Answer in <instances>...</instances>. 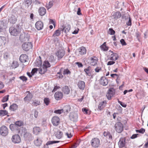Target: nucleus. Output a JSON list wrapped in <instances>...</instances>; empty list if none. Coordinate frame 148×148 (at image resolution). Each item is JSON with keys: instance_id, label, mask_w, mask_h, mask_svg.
Masks as SVG:
<instances>
[{"instance_id": "1", "label": "nucleus", "mask_w": 148, "mask_h": 148, "mask_svg": "<svg viewBox=\"0 0 148 148\" xmlns=\"http://www.w3.org/2000/svg\"><path fill=\"white\" fill-rule=\"evenodd\" d=\"M9 30L11 35L16 36L21 32V29L19 27L16 28L11 27L10 28Z\"/></svg>"}, {"instance_id": "2", "label": "nucleus", "mask_w": 148, "mask_h": 148, "mask_svg": "<svg viewBox=\"0 0 148 148\" xmlns=\"http://www.w3.org/2000/svg\"><path fill=\"white\" fill-rule=\"evenodd\" d=\"M91 145L93 147L96 148L99 147L100 145V141L97 138H92L91 141Z\"/></svg>"}, {"instance_id": "3", "label": "nucleus", "mask_w": 148, "mask_h": 148, "mask_svg": "<svg viewBox=\"0 0 148 148\" xmlns=\"http://www.w3.org/2000/svg\"><path fill=\"white\" fill-rule=\"evenodd\" d=\"M109 54L108 56L109 60L112 61H115L118 59L119 57L117 53H114L110 50L109 51Z\"/></svg>"}, {"instance_id": "4", "label": "nucleus", "mask_w": 148, "mask_h": 148, "mask_svg": "<svg viewBox=\"0 0 148 148\" xmlns=\"http://www.w3.org/2000/svg\"><path fill=\"white\" fill-rule=\"evenodd\" d=\"M114 128L117 132L121 133L123 130V126L121 122H118L115 123Z\"/></svg>"}, {"instance_id": "5", "label": "nucleus", "mask_w": 148, "mask_h": 148, "mask_svg": "<svg viewBox=\"0 0 148 148\" xmlns=\"http://www.w3.org/2000/svg\"><path fill=\"white\" fill-rule=\"evenodd\" d=\"M65 54V51L62 49H59L55 53V55L58 60L62 58L64 56Z\"/></svg>"}, {"instance_id": "6", "label": "nucleus", "mask_w": 148, "mask_h": 148, "mask_svg": "<svg viewBox=\"0 0 148 148\" xmlns=\"http://www.w3.org/2000/svg\"><path fill=\"white\" fill-rule=\"evenodd\" d=\"M32 45L31 42H25L23 44L22 48L23 50L28 51L32 49Z\"/></svg>"}, {"instance_id": "7", "label": "nucleus", "mask_w": 148, "mask_h": 148, "mask_svg": "<svg viewBox=\"0 0 148 148\" xmlns=\"http://www.w3.org/2000/svg\"><path fill=\"white\" fill-rule=\"evenodd\" d=\"M8 133V130L7 127L5 125H3L0 127V134L4 136H7Z\"/></svg>"}, {"instance_id": "8", "label": "nucleus", "mask_w": 148, "mask_h": 148, "mask_svg": "<svg viewBox=\"0 0 148 148\" xmlns=\"http://www.w3.org/2000/svg\"><path fill=\"white\" fill-rule=\"evenodd\" d=\"M51 122L53 126H56L60 123V119L57 116H54L51 119Z\"/></svg>"}, {"instance_id": "9", "label": "nucleus", "mask_w": 148, "mask_h": 148, "mask_svg": "<svg viewBox=\"0 0 148 148\" xmlns=\"http://www.w3.org/2000/svg\"><path fill=\"white\" fill-rule=\"evenodd\" d=\"M12 140L14 143H18L21 142L20 137L18 135L15 134L12 136Z\"/></svg>"}, {"instance_id": "10", "label": "nucleus", "mask_w": 148, "mask_h": 148, "mask_svg": "<svg viewBox=\"0 0 148 148\" xmlns=\"http://www.w3.org/2000/svg\"><path fill=\"white\" fill-rule=\"evenodd\" d=\"M118 145L119 148H123L125 145V138H121L118 143Z\"/></svg>"}, {"instance_id": "11", "label": "nucleus", "mask_w": 148, "mask_h": 148, "mask_svg": "<svg viewBox=\"0 0 148 148\" xmlns=\"http://www.w3.org/2000/svg\"><path fill=\"white\" fill-rule=\"evenodd\" d=\"M19 39L22 42L27 41L29 40V36L25 34H22L20 35Z\"/></svg>"}, {"instance_id": "12", "label": "nucleus", "mask_w": 148, "mask_h": 148, "mask_svg": "<svg viewBox=\"0 0 148 148\" xmlns=\"http://www.w3.org/2000/svg\"><path fill=\"white\" fill-rule=\"evenodd\" d=\"M90 64L92 66H95L98 61L97 58L95 56H93L89 58Z\"/></svg>"}, {"instance_id": "13", "label": "nucleus", "mask_w": 148, "mask_h": 148, "mask_svg": "<svg viewBox=\"0 0 148 148\" xmlns=\"http://www.w3.org/2000/svg\"><path fill=\"white\" fill-rule=\"evenodd\" d=\"M63 96V93L60 91L56 92L54 95L55 98L56 100H59L62 99Z\"/></svg>"}, {"instance_id": "14", "label": "nucleus", "mask_w": 148, "mask_h": 148, "mask_svg": "<svg viewBox=\"0 0 148 148\" xmlns=\"http://www.w3.org/2000/svg\"><path fill=\"white\" fill-rule=\"evenodd\" d=\"M36 28L38 30L42 29L43 27V24L41 21H38L36 22L35 25Z\"/></svg>"}, {"instance_id": "15", "label": "nucleus", "mask_w": 148, "mask_h": 148, "mask_svg": "<svg viewBox=\"0 0 148 148\" xmlns=\"http://www.w3.org/2000/svg\"><path fill=\"white\" fill-rule=\"evenodd\" d=\"M92 71L91 67L89 66L84 69V71L85 72L86 75L91 77H93V75L92 74Z\"/></svg>"}, {"instance_id": "16", "label": "nucleus", "mask_w": 148, "mask_h": 148, "mask_svg": "<svg viewBox=\"0 0 148 148\" xmlns=\"http://www.w3.org/2000/svg\"><path fill=\"white\" fill-rule=\"evenodd\" d=\"M38 12L40 16H42L45 14L46 13V10L44 7H40L38 10Z\"/></svg>"}, {"instance_id": "17", "label": "nucleus", "mask_w": 148, "mask_h": 148, "mask_svg": "<svg viewBox=\"0 0 148 148\" xmlns=\"http://www.w3.org/2000/svg\"><path fill=\"white\" fill-rule=\"evenodd\" d=\"M115 92L114 91L112 90L111 89H109L108 92L106 94V97L108 100L111 99V98L113 97L114 95Z\"/></svg>"}, {"instance_id": "18", "label": "nucleus", "mask_w": 148, "mask_h": 148, "mask_svg": "<svg viewBox=\"0 0 148 148\" xmlns=\"http://www.w3.org/2000/svg\"><path fill=\"white\" fill-rule=\"evenodd\" d=\"M63 28L62 30L64 31L65 33H67L69 32L71 26L67 24H66L65 25H64L62 26Z\"/></svg>"}, {"instance_id": "19", "label": "nucleus", "mask_w": 148, "mask_h": 148, "mask_svg": "<svg viewBox=\"0 0 148 148\" xmlns=\"http://www.w3.org/2000/svg\"><path fill=\"white\" fill-rule=\"evenodd\" d=\"M62 92L65 95H68L69 94L70 90L69 88L67 86H65L62 89Z\"/></svg>"}, {"instance_id": "20", "label": "nucleus", "mask_w": 148, "mask_h": 148, "mask_svg": "<svg viewBox=\"0 0 148 148\" xmlns=\"http://www.w3.org/2000/svg\"><path fill=\"white\" fill-rule=\"evenodd\" d=\"M27 56L26 54H22L20 57L19 60L22 62H27Z\"/></svg>"}, {"instance_id": "21", "label": "nucleus", "mask_w": 148, "mask_h": 148, "mask_svg": "<svg viewBox=\"0 0 148 148\" xmlns=\"http://www.w3.org/2000/svg\"><path fill=\"white\" fill-rule=\"evenodd\" d=\"M41 130L40 128L37 126L34 127L33 129V133L36 135H38L40 132Z\"/></svg>"}, {"instance_id": "22", "label": "nucleus", "mask_w": 148, "mask_h": 148, "mask_svg": "<svg viewBox=\"0 0 148 148\" xmlns=\"http://www.w3.org/2000/svg\"><path fill=\"white\" fill-rule=\"evenodd\" d=\"M100 84L103 86L106 85L108 83V79L105 77H102L100 81Z\"/></svg>"}, {"instance_id": "23", "label": "nucleus", "mask_w": 148, "mask_h": 148, "mask_svg": "<svg viewBox=\"0 0 148 148\" xmlns=\"http://www.w3.org/2000/svg\"><path fill=\"white\" fill-rule=\"evenodd\" d=\"M77 86L79 89L84 90L85 86V83L84 81H80L78 83Z\"/></svg>"}, {"instance_id": "24", "label": "nucleus", "mask_w": 148, "mask_h": 148, "mask_svg": "<svg viewBox=\"0 0 148 148\" xmlns=\"http://www.w3.org/2000/svg\"><path fill=\"white\" fill-rule=\"evenodd\" d=\"M86 50L85 47H82L79 49V53L80 55H83L86 54Z\"/></svg>"}, {"instance_id": "25", "label": "nucleus", "mask_w": 148, "mask_h": 148, "mask_svg": "<svg viewBox=\"0 0 148 148\" xmlns=\"http://www.w3.org/2000/svg\"><path fill=\"white\" fill-rule=\"evenodd\" d=\"M18 108V106L15 103H13L9 107V109L11 111H15Z\"/></svg>"}, {"instance_id": "26", "label": "nucleus", "mask_w": 148, "mask_h": 148, "mask_svg": "<svg viewBox=\"0 0 148 148\" xmlns=\"http://www.w3.org/2000/svg\"><path fill=\"white\" fill-rule=\"evenodd\" d=\"M70 117L72 121H76L78 118L77 114L76 113H73L71 114Z\"/></svg>"}, {"instance_id": "27", "label": "nucleus", "mask_w": 148, "mask_h": 148, "mask_svg": "<svg viewBox=\"0 0 148 148\" xmlns=\"http://www.w3.org/2000/svg\"><path fill=\"white\" fill-rule=\"evenodd\" d=\"M106 101H103L102 102L100 103L98 106L99 109L100 110H102L106 106Z\"/></svg>"}, {"instance_id": "28", "label": "nucleus", "mask_w": 148, "mask_h": 148, "mask_svg": "<svg viewBox=\"0 0 148 148\" xmlns=\"http://www.w3.org/2000/svg\"><path fill=\"white\" fill-rule=\"evenodd\" d=\"M7 41V39L5 37L0 36V46L5 45Z\"/></svg>"}, {"instance_id": "29", "label": "nucleus", "mask_w": 148, "mask_h": 148, "mask_svg": "<svg viewBox=\"0 0 148 148\" xmlns=\"http://www.w3.org/2000/svg\"><path fill=\"white\" fill-rule=\"evenodd\" d=\"M55 134L56 137L60 139L62 137L63 133L60 130H58L56 132Z\"/></svg>"}, {"instance_id": "30", "label": "nucleus", "mask_w": 148, "mask_h": 148, "mask_svg": "<svg viewBox=\"0 0 148 148\" xmlns=\"http://www.w3.org/2000/svg\"><path fill=\"white\" fill-rule=\"evenodd\" d=\"M42 64L41 59L40 56H39L38 58L37 59L35 62V66H39L41 65Z\"/></svg>"}, {"instance_id": "31", "label": "nucleus", "mask_w": 148, "mask_h": 148, "mask_svg": "<svg viewBox=\"0 0 148 148\" xmlns=\"http://www.w3.org/2000/svg\"><path fill=\"white\" fill-rule=\"evenodd\" d=\"M42 142V140L38 138H37L36 139L34 140V144L37 146H40Z\"/></svg>"}, {"instance_id": "32", "label": "nucleus", "mask_w": 148, "mask_h": 148, "mask_svg": "<svg viewBox=\"0 0 148 148\" xmlns=\"http://www.w3.org/2000/svg\"><path fill=\"white\" fill-rule=\"evenodd\" d=\"M33 97V95L29 92L27 95V96L24 98V101H30Z\"/></svg>"}, {"instance_id": "33", "label": "nucleus", "mask_w": 148, "mask_h": 148, "mask_svg": "<svg viewBox=\"0 0 148 148\" xmlns=\"http://www.w3.org/2000/svg\"><path fill=\"white\" fill-rule=\"evenodd\" d=\"M10 22L12 24H14L17 21L16 17L14 15H12L11 16L9 19Z\"/></svg>"}, {"instance_id": "34", "label": "nucleus", "mask_w": 148, "mask_h": 148, "mask_svg": "<svg viewBox=\"0 0 148 148\" xmlns=\"http://www.w3.org/2000/svg\"><path fill=\"white\" fill-rule=\"evenodd\" d=\"M47 70L46 68H44L43 66H42L39 69V72L40 74H43L47 71Z\"/></svg>"}, {"instance_id": "35", "label": "nucleus", "mask_w": 148, "mask_h": 148, "mask_svg": "<svg viewBox=\"0 0 148 148\" xmlns=\"http://www.w3.org/2000/svg\"><path fill=\"white\" fill-rule=\"evenodd\" d=\"M100 47L101 50L103 51H106L108 49V47L106 45V42H105L100 46Z\"/></svg>"}, {"instance_id": "36", "label": "nucleus", "mask_w": 148, "mask_h": 148, "mask_svg": "<svg viewBox=\"0 0 148 148\" xmlns=\"http://www.w3.org/2000/svg\"><path fill=\"white\" fill-rule=\"evenodd\" d=\"M121 14L120 12H117L113 14L112 16L115 19H117L121 17Z\"/></svg>"}, {"instance_id": "37", "label": "nucleus", "mask_w": 148, "mask_h": 148, "mask_svg": "<svg viewBox=\"0 0 148 148\" xmlns=\"http://www.w3.org/2000/svg\"><path fill=\"white\" fill-rule=\"evenodd\" d=\"M19 66L18 62L15 60H14L11 64V66L12 68H16Z\"/></svg>"}, {"instance_id": "38", "label": "nucleus", "mask_w": 148, "mask_h": 148, "mask_svg": "<svg viewBox=\"0 0 148 148\" xmlns=\"http://www.w3.org/2000/svg\"><path fill=\"white\" fill-rule=\"evenodd\" d=\"M8 112L6 110H0V116H4L5 115H7L8 116L9 115H8Z\"/></svg>"}, {"instance_id": "39", "label": "nucleus", "mask_w": 148, "mask_h": 148, "mask_svg": "<svg viewBox=\"0 0 148 148\" xmlns=\"http://www.w3.org/2000/svg\"><path fill=\"white\" fill-rule=\"evenodd\" d=\"M42 66L44 68H46V69H47V68L50 67L51 65L48 61L45 60L43 63Z\"/></svg>"}, {"instance_id": "40", "label": "nucleus", "mask_w": 148, "mask_h": 148, "mask_svg": "<svg viewBox=\"0 0 148 148\" xmlns=\"http://www.w3.org/2000/svg\"><path fill=\"white\" fill-rule=\"evenodd\" d=\"M53 2L52 1H49L48 3L46 4V7L47 10L50 8L53 5Z\"/></svg>"}, {"instance_id": "41", "label": "nucleus", "mask_w": 148, "mask_h": 148, "mask_svg": "<svg viewBox=\"0 0 148 148\" xmlns=\"http://www.w3.org/2000/svg\"><path fill=\"white\" fill-rule=\"evenodd\" d=\"M9 95H8L3 97L1 100V102H5L7 101L9 99Z\"/></svg>"}, {"instance_id": "42", "label": "nucleus", "mask_w": 148, "mask_h": 148, "mask_svg": "<svg viewBox=\"0 0 148 148\" xmlns=\"http://www.w3.org/2000/svg\"><path fill=\"white\" fill-rule=\"evenodd\" d=\"M40 101H39L35 100L32 103V105L34 106H36L40 104Z\"/></svg>"}, {"instance_id": "43", "label": "nucleus", "mask_w": 148, "mask_h": 148, "mask_svg": "<svg viewBox=\"0 0 148 148\" xmlns=\"http://www.w3.org/2000/svg\"><path fill=\"white\" fill-rule=\"evenodd\" d=\"M60 34V31L59 29H57L54 32V34L53 35V36L55 37L59 36Z\"/></svg>"}, {"instance_id": "44", "label": "nucleus", "mask_w": 148, "mask_h": 148, "mask_svg": "<svg viewBox=\"0 0 148 148\" xmlns=\"http://www.w3.org/2000/svg\"><path fill=\"white\" fill-rule=\"evenodd\" d=\"M71 73V71L67 69H64L63 71V74L64 75H70Z\"/></svg>"}, {"instance_id": "45", "label": "nucleus", "mask_w": 148, "mask_h": 148, "mask_svg": "<svg viewBox=\"0 0 148 148\" xmlns=\"http://www.w3.org/2000/svg\"><path fill=\"white\" fill-rule=\"evenodd\" d=\"M59 142V141H49L47 142L46 145H50L52 144L57 143Z\"/></svg>"}, {"instance_id": "46", "label": "nucleus", "mask_w": 148, "mask_h": 148, "mask_svg": "<svg viewBox=\"0 0 148 148\" xmlns=\"http://www.w3.org/2000/svg\"><path fill=\"white\" fill-rule=\"evenodd\" d=\"M44 102L46 105H48L50 102L49 99L48 98H45Z\"/></svg>"}, {"instance_id": "47", "label": "nucleus", "mask_w": 148, "mask_h": 148, "mask_svg": "<svg viewBox=\"0 0 148 148\" xmlns=\"http://www.w3.org/2000/svg\"><path fill=\"white\" fill-rule=\"evenodd\" d=\"M15 124L16 125L20 127L23 125V123L21 121H18L15 122Z\"/></svg>"}, {"instance_id": "48", "label": "nucleus", "mask_w": 148, "mask_h": 148, "mask_svg": "<svg viewBox=\"0 0 148 148\" xmlns=\"http://www.w3.org/2000/svg\"><path fill=\"white\" fill-rule=\"evenodd\" d=\"M136 132H137L143 134L145 132V130L144 128H142L139 130H136Z\"/></svg>"}, {"instance_id": "49", "label": "nucleus", "mask_w": 148, "mask_h": 148, "mask_svg": "<svg viewBox=\"0 0 148 148\" xmlns=\"http://www.w3.org/2000/svg\"><path fill=\"white\" fill-rule=\"evenodd\" d=\"M63 109L57 110H55L54 112L56 114H60L63 112Z\"/></svg>"}, {"instance_id": "50", "label": "nucleus", "mask_w": 148, "mask_h": 148, "mask_svg": "<svg viewBox=\"0 0 148 148\" xmlns=\"http://www.w3.org/2000/svg\"><path fill=\"white\" fill-rule=\"evenodd\" d=\"M19 78L23 82H26L27 80V77L24 76H22L20 77Z\"/></svg>"}, {"instance_id": "51", "label": "nucleus", "mask_w": 148, "mask_h": 148, "mask_svg": "<svg viewBox=\"0 0 148 148\" xmlns=\"http://www.w3.org/2000/svg\"><path fill=\"white\" fill-rule=\"evenodd\" d=\"M109 32H110L109 33L111 35H114L115 33V31L112 28L109 29Z\"/></svg>"}, {"instance_id": "52", "label": "nucleus", "mask_w": 148, "mask_h": 148, "mask_svg": "<svg viewBox=\"0 0 148 148\" xmlns=\"http://www.w3.org/2000/svg\"><path fill=\"white\" fill-rule=\"evenodd\" d=\"M38 69L37 68H34L31 71V73L32 74V75H33L35 74V73H36L38 71Z\"/></svg>"}, {"instance_id": "53", "label": "nucleus", "mask_w": 148, "mask_h": 148, "mask_svg": "<svg viewBox=\"0 0 148 148\" xmlns=\"http://www.w3.org/2000/svg\"><path fill=\"white\" fill-rule=\"evenodd\" d=\"M49 61L50 62H53L54 60V57L52 55H51L50 56L49 58Z\"/></svg>"}, {"instance_id": "54", "label": "nucleus", "mask_w": 148, "mask_h": 148, "mask_svg": "<svg viewBox=\"0 0 148 148\" xmlns=\"http://www.w3.org/2000/svg\"><path fill=\"white\" fill-rule=\"evenodd\" d=\"M126 24L128 26H131L132 25V20L130 17H129L128 21L127 22Z\"/></svg>"}, {"instance_id": "55", "label": "nucleus", "mask_w": 148, "mask_h": 148, "mask_svg": "<svg viewBox=\"0 0 148 148\" xmlns=\"http://www.w3.org/2000/svg\"><path fill=\"white\" fill-rule=\"evenodd\" d=\"M101 67H97L95 69V71L96 72H99L100 71H101Z\"/></svg>"}, {"instance_id": "56", "label": "nucleus", "mask_w": 148, "mask_h": 148, "mask_svg": "<svg viewBox=\"0 0 148 148\" xmlns=\"http://www.w3.org/2000/svg\"><path fill=\"white\" fill-rule=\"evenodd\" d=\"M120 42L123 45H126V43L123 39H122L120 40Z\"/></svg>"}, {"instance_id": "57", "label": "nucleus", "mask_w": 148, "mask_h": 148, "mask_svg": "<svg viewBox=\"0 0 148 148\" xmlns=\"http://www.w3.org/2000/svg\"><path fill=\"white\" fill-rule=\"evenodd\" d=\"M4 87V85L3 82L0 81V90L3 88Z\"/></svg>"}, {"instance_id": "58", "label": "nucleus", "mask_w": 148, "mask_h": 148, "mask_svg": "<svg viewBox=\"0 0 148 148\" xmlns=\"http://www.w3.org/2000/svg\"><path fill=\"white\" fill-rule=\"evenodd\" d=\"M115 63V62L114 61H110L108 62L107 63L108 65H110L113 64Z\"/></svg>"}, {"instance_id": "59", "label": "nucleus", "mask_w": 148, "mask_h": 148, "mask_svg": "<svg viewBox=\"0 0 148 148\" xmlns=\"http://www.w3.org/2000/svg\"><path fill=\"white\" fill-rule=\"evenodd\" d=\"M60 87L58 86H55L54 89H53V90H52V92H55V91H56L59 88H60Z\"/></svg>"}, {"instance_id": "60", "label": "nucleus", "mask_w": 148, "mask_h": 148, "mask_svg": "<svg viewBox=\"0 0 148 148\" xmlns=\"http://www.w3.org/2000/svg\"><path fill=\"white\" fill-rule=\"evenodd\" d=\"M25 2L28 5H30L32 3V0H25Z\"/></svg>"}, {"instance_id": "61", "label": "nucleus", "mask_w": 148, "mask_h": 148, "mask_svg": "<svg viewBox=\"0 0 148 148\" xmlns=\"http://www.w3.org/2000/svg\"><path fill=\"white\" fill-rule=\"evenodd\" d=\"M88 110L86 108H83L82 109V111L84 113L87 114H88Z\"/></svg>"}, {"instance_id": "62", "label": "nucleus", "mask_w": 148, "mask_h": 148, "mask_svg": "<svg viewBox=\"0 0 148 148\" xmlns=\"http://www.w3.org/2000/svg\"><path fill=\"white\" fill-rule=\"evenodd\" d=\"M76 64L78 65L79 67H82L83 66L82 64L79 62H76Z\"/></svg>"}, {"instance_id": "63", "label": "nucleus", "mask_w": 148, "mask_h": 148, "mask_svg": "<svg viewBox=\"0 0 148 148\" xmlns=\"http://www.w3.org/2000/svg\"><path fill=\"white\" fill-rule=\"evenodd\" d=\"M118 102L122 107L125 108L126 107V105L124 104V103H122V102L119 101Z\"/></svg>"}, {"instance_id": "64", "label": "nucleus", "mask_w": 148, "mask_h": 148, "mask_svg": "<svg viewBox=\"0 0 148 148\" xmlns=\"http://www.w3.org/2000/svg\"><path fill=\"white\" fill-rule=\"evenodd\" d=\"M78 145V144L75 143L71 146V148H75L77 147Z\"/></svg>"}]
</instances>
